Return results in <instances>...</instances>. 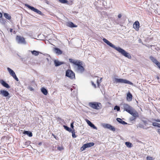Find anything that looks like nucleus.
<instances>
[{"label": "nucleus", "instance_id": "1", "mask_svg": "<svg viewBox=\"0 0 160 160\" xmlns=\"http://www.w3.org/2000/svg\"><path fill=\"white\" fill-rule=\"evenodd\" d=\"M103 41L106 43L108 45L111 47L115 49L119 52L121 53L122 55L128 59H131L132 58L130 54L128 52H126L124 50L122 49L119 47H116L112 43L109 42L106 39L104 38Z\"/></svg>", "mask_w": 160, "mask_h": 160}, {"label": "nucleus", "instance_id": "2", "mask_svg": "<svg viewBox=\"0 0 160 160\" xmlns=\"http://www.w3.org/2000/svg\"><path fill=\"white\" fill-rule=\"evenodd\" d=\"M82 62L80 61L76 64L77 67L75 68V69L78 72L82 73L84 71V68L82 66Z\"/></svg>", "mask_w": 160, "mask_h": 160}, {"label": "nucleus", "instance_id": "3", "mask_svg": "<svg viewBox=\"0 0 160 160\" xmlns=\"http://www.w3.org/2000/svg\"><path fill=\"white\" fill-rule=\"evenodd\" d=\"M114 82L116 83H127L131 85H132L133 84L132 83L127 80L123 79H118L116 78L114 79Z\"/></svg>", "mask_w": 160, "mask_h": 160}, {"label": "nucleus", "instance_id": "4", "mask_svg": "<svg viewBox=\"0 0 160 160\" xmlns=\"http://www.w3.org/2000/svg\"><path fill=\"white\" fill-rule=\"evenodd\" d=\"M66 76L71 79H75V73L71 70L68 69L66 72Z\"/></svg>", "mask_w": 160, "mask_h": 160}, {"label": "nucleus", "instance_id": "5", "mask_svg": "<svg viewBox=\"0 0 160 160\" xmlns=\"http://www.w3.org/2000/svg\"><path fill=\"white\" fill-rule=\"evenodd\" d=\"M101 105V104L100 103L96 102H90L89 103V105L90 107L93 109H99L100 108V105Z\"/></svg>", "mask_w": 160, "mask_h": 160}, {"label": "nucleus", "instance_id": "6", "mask_svg": "<svg viewBox=\"0 0 160 160\" xmlns=\"http://www.w3.org/2000/svg\"><path fill=\"white\" fill-rule=\"evenodd\" d=\"M25 6L26 7H28V8L31 9V10L34 11L35 12H36L40 15H42L43 14L41 11L36 8H35L31 6L30 5L26 4H25Z\"/></svg>", "mask_w": 160, "mask_h": 160}, {"label": "nucleus", "instance_id": "7", "mask_svg": "<svg viewBox=\"0 0 160 160\" xmlns=\"http://www.w3.org/2000/svg\"><path fill=\"white\" fill-rule=\"evenodd\" d=\"M102 126L103 128L108 129L113 132L116 130L114 127L109 124L103 123L102 124Z\"/></svg>", "mask_w": 160, "mask_h": 160}, {"label": "nucleus", "instance_id": "8", "mask_svg": "<svg viewBox=\"0 0 160 160\" xmlns=\"http://www.w3.org/2000/svg\"><path fill=\"white\" fill-rule=\"evenodd\" d=\"M16 40L18 43L24 44L26 43L24 38L21 36H17L16 38Z\"/></svg>", "mask_w": 160, "mask_h": 160}, {"label": "nucleus", "instance_id": "9", "mask_svg": "<svg viewBox=\"0 0 160 160\" xmlns=\"http://www.w3.org/2000/svg\"><path fill=\"white\" fill-rule=\"evenodd\" d=\"M122 105L124 110L126 111L128 113H130V111L133 109L132 107L128 104L124 103Z\"/></svg>", "mask_w": 160, "mask_h": 160}, {"label": "nucleus", "instance_id": "10", "mask_svg": "<svg viewBox=\"0 0 160 160\" xmlns=\"http://www.w3.org/2000/svg\"><path fill=\"white\" fill-rule=\"evenodd\" d=\"M0 95L4 97H7L9 95V93L6 90H1L0 91Z\"/></svg>", "mask_w": 160, "mask_h": 160}, {"label": "nucleus", "instance_id": "11", "mask_svg": "<svg viewBox=\"0 0 160 160\" xmlns=\"http://www.w3.org/2000/svg\"><path fill=\"white\" fill-rule=\"evenodd\" d=\"M140 27V24L139 22L138 21H135L133 24V28H134L137 31L139 30Z\"/></svg>", "mask_w": 160, "mask_h": 160}, {"label": "nucleus", "instance_id": "12", "mask_svg": "<svg viewBox=\"0 0 160 160\" xmlns=\"http://www.w3.org/2000/svg\"><path fill=\"white\" fill-rule=\"evenodd\" d=\"M129 113L132 115L133 117L136 118L137 117H138L139 116L138 113L137 111H135L134 109H133L132 110H131L130 111V113Z\"/></svg>", "mask_w": 160, "mask_h": 160}, {"label": "nucleus", "instance_id": "13", "mask_svg": "<svg viewBox=\"0 0 160 160\" xmlns=\"http://www.w3.org/2000/svg\"><path fill=\"white\" fill-rule=\"evenodd\" d=\"M0 83L3 87L7 88H10L9 85L3 80H0Z\"/></svg>", "mask_w": 160, "mask_h": 160}, {"label": "nucleus", "instance_id": "14", "mask_svg": "<svg viewBox=\"0 0 160 160\" xmlns=\"http://www.w3.org/2000/svg\"><path fill=\"white\" fill-rule=\"evenodd\" d=\"M86 121L88 124L93 129H97V128L88 119L86 120Z\"/></svg>", "mask_w": 160, "mask_h": 160}, {"label": "nucleus", "instance_id": "15", "mask_svg": "<svg viewBox=\"0 0 160 160\" xmlns=\"http://www.w3.org/2000/svg\"><path fill=\"white\" fill-rule=\"evenodd\" d=\"M66 25L70 28H76L77 26L75 25L73 22H68L67 23Z\"/></svg>", "mask_w": 160, "mask_h": 160}, {"label": "nucleus", "instance_id": "16", "mask_svg": "<svg viewBox=\"0 0 160 160\" xmlns=\"http://www.w3.org/2000/svg\"><path fill=\"white\" fill-rule=\"evenodd\" d=\"M54 63L55 66L56 67L59 66L64 63V62H60L58 60H55Z\"/></svg>", "mask_w": 160, "mask_h": 160}, {"label": "nucleus", "instance_id": "17", "mask_svg": "<svg viewBox=\"0 0 160 160\" xmlns=\"http://www.w3.org/2000/svg\"><path fill=\"white\" fill-rule=\"evenodd\" d=\"M54 50L55 52L58 55H61L62 53V51L58 48H55Z\"/></svg>", "mask_w": 160, "mask_h": 160}, {"label": "nucleus", "instance_id": "18", "mask_svg": "<svg viewBox=\"0 0 160 160\" xmlns=\"http://www.w3.org/2000/svg\"><path fill=\"white\" fill-rule=\"evenodd\" d=\"M69 61L71 63L74 64L75 65L76 64L80 61L79 60H75L72 58H69Z\"/></svg>", "mask_w": 160, "mask_h": 160}, {"label": "nucleus", "instance_id": "19", "mask_svg": "<svg viewBox=\"0 0 160 160\" xmlns=\"http://www.w3.org/2000/svg\"><path fill=\"white\" fill-rule=\"evenodd\" d=\"M132 94L130 92H129L127 94V100L129 101H131L132 100Z\"/></svg>", "mask_w": 160, "mask_h": 160}, {"label": "nucleus", "instance_id": "20", "mask_svg": "<svg viewBox=\"0 0 160 160\" xmlns=\"http://www.w3.org/2000/svg\"><path fill=\"white\" fill-rule=\"evenodd\" d=\"M117 121L119 123L122 124L123 125L127 124V123L125 121L122 120L121 119L119 118H117L116 119Z\"/></svg>", "mask_w": 160, "mask_h": 160}, {"label": "nucleus", "instance_id": "21", "mask_svg": "<svg viewBox=\"0 0 160 160\" xmlns=\"http://www.w3.org/2000/svg\"><path fill=\"white\" fill-rule=\"evenodd\" d=\"M23 133L28 135L29 137H31L32 136V132L29 131H24L23 132Z\"/></svg>", "mask_w": 160, "mask_h": 160}, {"label": "nucleus", "instance_id": "22", "mask_svg": "<svg viewBox=\"0 0 160 160\" xmlns=\"http://www.w3.org/2000/svg\"><path fill=\"white\" fill-rule=\"evenodd\" d=\"M7 70L9 72V74L12 76H13L15 74L14 71L9 68H7Z\"/></svg>", "mask_w": 160, "mask_h": 160}, {"label": "nucleus", "instance_id": "23", "mask_svg": "<svg viewBox=\"0 0 160 160\" xmlns=\"http://www.w3.org/2000/svg\"><path fill=\"white\" fill-rule=\"evenodd\" d=\"M149 58L153 63L155 64L158 62L155 58L152 56H150Z\"/></svg>", "mask_w": 160, "mask_h": 160}, {"label": "nucleus", "instance_id": "24", "mask_svg": "<svg viewBox=\"0 0 160 160\" xmlns=\"http://www.w3.org/2000/svg\"><path fill=\"white\" fill-rule=\"evenodd\" d=\"M85 144V145L87 148L93 146L94 145V143L93 142H91Z\"/></svg>", "mask_w": 160, "mask_h": 160}, {"label": "nucleus", "instance_id": "25", "mask_svg": "<svg viewBox=\"0 0 160 160\" xmlns=\"http://www.w3.org/2000/svg\"><path fill=\"white\" fill-rule=\"evenodd\" d=\"M42 92L45 95H47L48 93L47 90L44 88H42L41 89Z\"/></svg>", "mask_w": 160, "mask_h": 160}, {"label": "nucleus", "instance_id": "26", "mask_svg": "<svg viewBox=\"0 0 160 160\" xmlns=\"http://www.w3.org/2000/svg\"><path fill=\"white\" fill-rule=\"evenodd\" d=\"M31 52L33 55L35 56L38 55L40 53H41L39 52L36 50L31 51Z\"/></svg>", "mask_w": 160, "mask_h": 160}, {"label": "nucleus", "instance_id": "27", "mask_svg": "<svg viewBox=\"0 0 160 160\" xmlns=\"http://www.w3.org/2000/svg\"><path fill=\"white\" fill-rule=\"evenodd\" d=\"M4 17L7 19L10 20L11 18V17L9 14L5 13L4 14Z\"/></svg>", "mask_w": 160, "mask_h": 160}, {"label": "nucleus", "instance_id": "28", "mask_svg": "<svg viewBox=\"0 0 160 160\" xmlns=\"http://www.w3.org/2000/svg\"><path fill=\"white\" fill-rule=\"evenodd\" d=\"M125 144L127 147L129 148H130L132 146V144L129 142H126Z\"/></svg>", "mask_w": 160, "mask_h": 160}, {"label": "nucleus", "instance_id": "29", "mask_svg": "<svg viewBox=\"0 0 160 160\" xmlns=\"http://www.w3.org/2000/svg\"><path fill=\"white\" fill-rule=\"evenodd\" d=\"M63 127L65 129L70 132H71L72 130L70 128L66 126L63 125Z\"/></svg>", "mask_w": 160, "mask_h": 160}, {"label": "nucleus", "instance_id": "30", "mask_svg": "<svg viewBox=\"0 0 160 160\" xmlns=\"http://www.w3.org/2000/svg\"><path fill=\"white\" fill-rule=\"evenodd\" d=\"M142 121L145 126L149 124V122H150L149 120H142Z\"/></svg>", "mask_w": 160, "mask_h": 160}, {"label": "nucleus", "instance_id": "31", "mask_svg": "<svg viewBox=\"0 0 160 160\" xmlns=\"http://www.w3.org/2000/svg\"><path fill=\"white\" fill-rule=\"evenodd\" d=\"M71 132L72 133V138H75L76 137V135H75L74 129L72 130Z\"/></svg>", "mask_w": 160, "mask_h": 160}, {"label": "nucleus", "instance_id": "32", "mask_svg": "<svg viewBox=\"0 0 160 160\" xmlns=\"http://www.w3.org/2000/svg\"><path fill=\"white\" fill-rule=\"evenodd\" d=\"M59 1L62 3H66L68 2V1L67 0H58Z\"/></svg>", "mask_w": 160, "mask_h": 160}, {"label": "nucleus", "instance_id": "33", "mask_svg": "<svg viewBox=\"0 0 160 160\" xmlns=\"http://www.w3.org/2000/svg\"><path fill=\"white\" fill-rule=\"evenodd\" d=\"M114 110H117L118 111H120V107L119 106H118L117 105H116L115 106L114 108Z\"/></svg>", "mask_w": 160, "mask_h": 160}, {"label": "nucleus", "instance_id": "34", "mask_svg": "<svg viewBox=\"0 0 160 160\" xmlns=\"http://www.w3.org/2000/svg\"><path fill=\"white\" fill-rule=\"evenodd\" d=\"M139 127H140L141 128H143L145 129H147L148 128H149L148 127H145L143 126V125L142 124H140L139 125Z\"/></svg>", "mask_w": 160, "mask_h": 160}, {"label": "nucleus", "instance_id": "35", "mask_svg": "<svg viewBox=\"0 0 160 160\" xmlns=\"http://www.w3.org/2000/svg\"><path fill=\"white\" fill-rule=\"evenodd\" d=\"M87 148L85 145L84 144L82 147L81 148V149L82 151H83L84 150Z\"/></svg>", "mask_w": 160, "mask_h": 160}, {"label": "nucleus", "instance_id": "36", "mask_svg": "<svg viewBox=\"0 0 160 160\" xmlns=\"http://www.w3.org/2000/svg\"><path fill=\"white\" fill-rule=\"evenodd\" d=\"M160 124L157 123L156 122H154L152 123V125L154 126L157 127L159 126V125H160Z\"/></svg>", "mask_w": 160, "mask_h": 160}, {"label": "nucleus", "instance_id": "37", "mask_svg": "<svg viewBox=\"0 0 160 160\" xmlns=\"http://www.w3.org/2000/svg\"><path fill=\"white\" fill-rule=\"evenodd\" d=\"M13 78L17 81H18L19 80L18 78L17 77V76L16 75V74H15L13 76H12Z\"/></svg>", "mask_w": 160, "mask_h": 160}, {"label": "nucleus", "instance_id": "38", "mask_svg": "<svg viewBox=\"0 0 160 160\" xmlns=\"http://www.w3.org/2000/svg\"><path fill=\"white\" fill-rule=\"evenodd\" d=\"M136 118L133 117H132L130 118V120L131 121H132L135 120L136 119Z\"/></svg>", "mask_w": 160, "mask_h": 160}, {"label": "nucleus", "instance_id": "39", "mask_svg": "<svg viewBox=\"0 0 160 160\" xmlns=\"http://www.w3.org/2000/svg\"><path fill=\"white\" fill-rule=\"evenodd\" d=\"M147 160H152V157H151L148 156L147 157Z\"/></svg>", "mask_w": 160, "mask_h": 160}, {"label": "nucleus", "instance_id": "40", "mask_svg": "<svg viewBox=\"0 0 160 160\" xmlns=\"http://www.w3.org/2000/svg\"><path fill=\"white\" fill-rule=\"evenodd\" d=\"M156 64L158 68L160 69V62H158Z\"/></svg>", "mask_w": 160, "mask_h": 160}, {"label": "nucleus", "instance_id": "41", "mask_svg": "<svg viewBox=\"0 0 160 160\" xmlns=\"http://www.w3.org/2000/svg\"><path fill=\"white\" fill-rule=\"evenodd\" d=\"M57 149H58V150L59 151H61L63 149V148L62 147H58L57 148Z\"/></svg>", "mask_w": 160, "mask_h": 160}, {"label": "nucleus", "instance_id": "42", "mask_svg": "<svg viewBox=\"0 0 160 160\" xmlns=\"http://www.w3.org/2000/svg\"><path fill=\"white\" fill-rule=\"evenodd\" d=\"M70 126H71V128H72V129H73V130L74 129V128H74V126H73V122H72V123L71 124V125H70Z\"/></svg>", "mask_w": 160, "mask_h": 160}, {"label": "nucleus", "instance_id": "43", "mask_svg": "<svg viewBox=\"0 0 160 160\" xmlns=\"http://www.w3.org/2000/svg\"><path fill=\"white\" fill-rule=\"evenodd\" d=\"M122 17V15L121 14H119L118 16V17L119 18H120Z\"/></svg>", "mask_w": 160, "mask_h": 160}, {"label": "nucleus", "instance_id": "44", "mask_svg": "<svg viewBox=\"0 0 160 160\" xmlns=\"http://www.w3.org/2000/svg\"><path fill=\"white\" fill-rule=\"evenodd\" d=\"M92 85L93 86H94V87H95V88H96V85H95V84L93 82H92Z\"/></svg>", "mask_w": 160, "mask_h": 160}, {"label": "nucleus", "instance_id": "45", "mask_svg": "<svg viewBox=\"0 0 160 160\" xmlns=\"http://www.w3.org/2000/svg\"><path fill=\"white\" fill-rule=\"evenodd\" d=\"M154 120L157 122H160V120L159 119H155V120Z\"/></svg>", "mask_w": 160, "mask_h": 160}, {"label": "nucleus", "instance_id": "46", "mask_svg": "<svg viewBox=\"0 0 160 160\" xmlns=\"http://www.w3.org/2000/svg\"><path fill=\"white\" fill-rule=\"evenodd\" d=\"M97 83L98 85H99V83H100V82H99V80L98 79L97 80Z\"/></svg>", "mask_w": 160, "mask_h": 160}, {"label": "nucleus", "instance_id": "47", "mask_svg": "<svg viewBox=\"0 0 160 160\" xmlns=\"http://www.w3.org/2000/svg\"><path fill=\"white\" fill-rule=\"evenodd\" d=\"M52 135L56 139H57V138H58V137L55 135H54L53 134H52Z\"/></svg>", "mask_w": 160, "mask_h": 160}, {"label": "nucleus", "instance_id": "48", "mask_svg": "<svg viewBox=\"0 0 160 160\" xmlns=\"http://www.w3.org/2000/svg\"><path fill=\"white\" fill-rule=\"evenodd\" d=\"M9 31L11 32H12L13 31V29H12V28H10V30H9Z\"/></svg>", "mask_w": 160, "mask_h": 160}, {"label": "nucleus", "instance_id": "49", "mask_svg": "<svg viewBox=\"0 0 160 160\" xmlns=\"http://www.w3.org/2000/svg\"><path fill=\"white\" fill-rule=\"evenodd\" d=\"M42 142H39L38 143V145H39V146H41L42 145Z\"/></svg>", "mask_w": 160, "mask_h": 160}, {"label": "nucleus", "instance_id": "50", "mask_svg": "<svg viewBox=\"0 0 160 160\" xmlns=\"http://www.w3.org/2000/svg\"><path fill=\"white\" fill-rule=\"evenodd\" d=\"M158 132L160 134V129H158Z\"/></svg>", "mask_w": 160, "mask_h": 160}, {"label": "nucleus", "instance_id": "51", "mask_svg": "<svg viewBox=\"0 0 160 160\" xmlns=\"http://www.w3.org/2000/svg\"><path fill=\"white\" fill-rule=\"evenodd\" d=\"M2 14L0 12V18H2Z\"/></svg>", "mask_w": 160, "mask_h": 160}, {"label": "nucleus", "instance_id": "52", "mask_svg": "<svg viewBox=\"0 0 160 160\" xmlns=\"http://www.w3.org/2000/svg\"><path fill=\"white\" fill-rule=\"evenodd\" d=\"M139 42H140V43H141V42H142H142L141 41V39H139Z\"/></svg>", "mask_w": 160, "mask_h": 160}, {"label": "nucleus", "instance_id": "53", "mask_svg": "<svg viewBox=\"0 0 160 160\" xmlns=\"http://www.w3.org/2000/svg\"><path fill=\"white\" fill-rule=\"evenodd\" d=\"M157 78L158 79H159V77L158 76L157 77Z\"/></svg>", "mask_w": 160, "mask_h": 160}, {"label": "nucleus", "instance_id": "54", "mask_svg": "<svg viewBox=\"0 0 160 160\" xmlns=\"http://www.w3.org/2000/svg\"><path fill=\"white\" fill-rule=\"evenodd\" d=\"M33 88H31V90H33Z\"/></svg>", "mask_w": 160, "mask_h": 160}, {"label": "nucleus", "instance_id": "55", "mask_svg": "<svg viewBox=\"0 0 160 160\" xmlns=\"http://www.w3.org/2000/svg\"><path fill=\"white\" fill-rule=\"evenodd\" d=\"M13 33H14V34L15 33V31H13Z\"/></svg>", "mask_w": 160, "mask_h": 160}, {"label": "nucleus", "instance_id": "56", "mask_svg": "<svg viewBox=\"0 0 160 160\" xmlns=\"http://www.w3.org/2000/svg\"><path fill=\"white\" fill-rule=\"evenodd\" d=\"M72 88H71V91H72Z\"/></svg>", "mask_w": 160, "mask_h": 160}, {"label": "nucleus", "instance_id": "57", "mask_svg": "<svg viewBox=\"0 0 160 160\" xmlns=\"http://www.w3.org/2000/svg\"><path fill=\"white\" fill-rule=\"evenodd\" d=\"M157 127L160 128V125H159V126H157Z\"/></svg>", "mask_w": 160, "mask_h": 160}, {"label": "nucleus", "instance_id": "58", "mask_svg": "<svg viewBox=\"0 0 160 160\" xmlns=\"http://www.w3.org/2000/svg\"><path fill=\"white\" fill-rule=\"evenodd\" d=\"M101 79L100 80V82H101Z\"/></svg>", "mask_w": 160, "mask_h": 160}]
</instances>
